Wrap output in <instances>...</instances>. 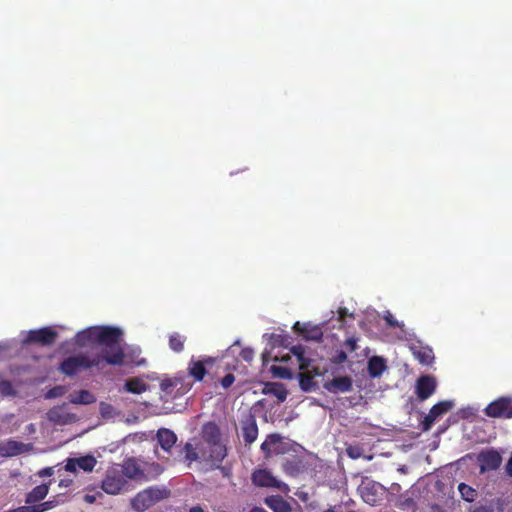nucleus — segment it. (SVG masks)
Wrapping results in <instances>:
<instances>
[{
  "label": "nucleus",
  "mask_w": 512,
  "mask_h": 512,
  "mask_svg": "<svg viewBox=\"0 0 512 512\" xmlns=\"http://www.w3.org/2000/svg\"><path fill=\"white\" fill-rule=\"evenodd\" d=\"M182 387V382L178 378L174 379H164L160 383V388L165 396L170 397L171 399H175L184 394L185 391H180Z\"/></svg>",
  "instance_id": "obj_22"
},
{
  "label": "nucleus",
  "mask_w": 512,
  "mask_h": 512,
  "mask_svg": "<svg viewBox=\"0 0 512 512\" xmlns=\"http://www.w3.org/2000/svg\"><path fill=\"white\" fill-rule=\"evenodd\" d=\"M323 387L328 392L333 394L345 393L352 390L353 380L350 376H339L333 378L330 381H326L323 384Z\"/></svg>",
  "instance_id": "obj_17"
},
{
  "label": "nucleus",
  "mask_w": 512,
  "mask_h": 512,
  "mask_svg": "<svg viewBox=\"0 0 512 512\" xmlns=\"http://www.w3.org/2000/svg\"><path fill=\"white\" fill-rule=\"evenodd\" d=\"M97 461L92 455H86L79 458H69L66 462L65 469L69 472H76L81 469L85 472H91Z\"/></svg>",
  "instance_id": "obj_16"
},
{
  "label": "nucleus",
  "mask_w": 512,
  "mask_h": 512,
  "mask_svg": "<svg viewBox=\"0 0 512 512\" xmlns=\"http://www.w3.org/2000/svg\"><path fill=\"white\" fill-rule=\"evenodd\" d=\"M360 494L364 502L370 505H375L380 501V491L382 487L375 482L363 483L360 488Z\"/></svg>",
  "instance_id": "obj_18"
},
{
  "label": "nucleus",
  "mask_w": 512,
  "mask_h": 512,
  "mask_svg": "<svg viewBox=\"0 0 512 512\" xmlns=\"http://www.w3.org/2000/svg\"><path fill=\"white\" fill-rule=\"evenodd\" d=\"M291 352L294 356L297 357L299 362V368L301 370H306L310 366L311 360L305 357V348L301 345H296L291 348Z\"/></svg>",
  "instance_id": "obj_34"
},
{
  "label": "nucleus",
  "mask_w": 512,
  "mask_h": 512,
  "mask_svg": "<svg viewBox=\"0 0 512 512\" xmlns=\"http://www.w3.org/2000/svg\"><path fill=\"white\" fill-rule=\"evenodd\" d=\"M264 502L273 512H292L291 505L282 496L271 495Z\"/></svg>",
  "instance_id": "obj_26"
},
{
  "label": "nucleus",
  "mask_w": 512,
  "mask_h": 512,
  "mask_svg": "<svg viewBox=\"0 0 512 512\" xmlns=\"http://www.w3.org/2000/svg\"><path fill=\"white\" fill-rule=\"evenodd\" d=\"M306 372L299 374V385L300 388L305 392H311L318 389V383L315 381V376H321L322 373L318 368H313L312 371L306 369Z\"/></svg>",
  "instance_id": "obj_21"
},
{
  "label": "nucleus",
  "mask_w": 512,
  "mask_h": 512,
  "mask_svg": "<svg viewBox=\"0 0 512 512\" xmlns=\"http://www.w3.org/2000/svg\"><path fill=\"white\" fill-rule=\"evenodd\" d=\"M202 460L213 468L222 469V462L228 455L227 444L206 445L200 448Z\"/></svg>",
  "instance_id": "obj_6"
},
{
  "label": "nucleus",
  "mask_w": 512,
  "mask_h": 512,
  "mask_svg": "<svg viewBox=\"0 0 512 512\" xmlns=\"http://www.w3.org/2000/svg\"><path fill=\"white\" fill-rule=\"evenodd\" d=\"M40 474L50 476L52 474V468H45Z\"/></svg>",
  "instance_id": "obj_51"
},
{
  "label": "nucleus",
  "mask_w": 512,
  "mask_h": 512,
  "mask_svg": "<svg viewBox=\"0 0 512 512\" xmlns=\"http://www.w3.org/2000/svg\"><path fill=\"white\" fill-rule=\"evenodd\" d=\"M123 332L114 326H91L76 333L74 343L80 348L92 345L103 346L102 352L109 350L117 340H120Z\"/></svg>",
  "instance_id": "obj_1"
},
{
  "label": "nucleus",
  "mask_w": 512,
  "mask_h": 512,
  "mask_svg": "<svg viewBox=\"0 0 512 512\" xmlns=\"http://www.w3.org/2000/svg\"><path fill=\"white\" fill-rule=\"evenodd\" d=\"M404 505H407V506H410L413 504V500L411 498H408L405 500V502L403 503Z\"/></svg>",
  "instance_id": "obj_54"
},
{
  "label": "nucleus",
  "mask_w": 512,
  "mask_h": 512,
  "mask_svg": "<svg viewBox=\"0 0 512 512\" xmlns=\"http://www.w3.org/2000/svg\"><path fill=\"white\" fill-rule=\"evenodd\" d=\"M249 512H267V511L260 507H254Z\"/></svg>",
  "instance_id": "obj_53"
},
{
  "label": "nucleus",
  "mask_w": 512,
  "mask_h": 512,
  "mask_svg": "<svg viewBox=\"0 0 512 512\" xmlns=\"http://www.w3.org/2000/svg\"><path fill=\"white\" fill-rule=\"evenodd\" d=\"M91 368L104 369L102 353L92 357L83 353L67 357L61 362L59 371L66 376L72 377L79 371Z\"/></svg>",
  "instance_id": "obj_3"
},
{
  "label": "nucleus",
  "mask_w": 512,
  "mask_h": 512,
  "mask_svg": "<svg viewBox=\"0 0 512 512\" xmlns=\"http://www.w3.org/2000/svg\"><path fill=\"white\" fill-rule=\"evenodd\" d=\"M458 491L461 494L462 499L469 503L475 501L478 496L476 489L466 483H460L458 485Z\"/></svg>",
  "instance_id": "obj_35"
},
{
  "label": "nucleus",
  "mask_w": 512,
  "mask_h": 512,
  "mask_svg": "<svg viewBox=\"0 0 512 512\" xmlns=\"http://www.w3.org/2000/svg\"><path fill=\"white\" fill-rule=\"evenodd\" d=\"M306 469L304 457L292 456L285 458L282 463V470L291 477H295Z\"/></svg>",
  "instance_id": "obj_20"
},
{
  "label": "nucleus",
  "mask_w": 512,
  "mask_h": 512,
  "mask_svg": "<svg viewBox=\"0 0 512 512\" xmlns=\"http://www.w3.org/2000/svg\"><path fill=\"white\" fill-rule=\"evenodd\" d=\"M251 482L260 488H273L284 494L290 492V487L285 482L278 480L267 468H256L251 473Z\"/></svg>",
  "instance_id": "obj_5"
},
{
  "label": "nucleus",
  "mask_w": 512,
  "mask_h": 512,
  "mask_svg": "<svg viewBox=\"0 0 512 512\" xmlns=\"http://www.w3.org/2000/svg\"><path fill=\"white\" fill-rule=\"evenodd\" d=\"M186 338L177 332H174L169 337V347L174 352L180 353L184 349Z\"/></svg>",
  "instance_id": "obj_36"
},
{
  "label": "nucleus",
  "mask_w": 512,
  "mask_h": 512,
  "mask_svg": "<svg viewBox=\"0 0 512 512\" xmlns=\"http://www.w3.org/2000/svg\"><path fill=\"white\" fill-rule=\"evenodd\" d=\"M384 319L386 321V323L390 326V327H400L402 326L395 318L394 316L390 313V312H387V314L384 316Z\"/></svg>",
  "instance_id": "obj_44"
},
{
  "label": "nucleus",
  "mask_w": 512,
  "mask_h": 512,
  "mask_svg": "<svg viewBox=\"0 0 512 512\" xmlns=\"http://www.w3.org/2000/svg\"><path fill=\"white\" fill-rule=\"evenodd\" d=\"M49 492V486L47 484H41L34 487L27 495L25 502L27 506H34L33 504L42 501Z\"/></svg>",
  "instance_id": "obj_28"
},
{
  "label": "nucleus",
  "mask_w": 512,
  "mask_h": 512,
  "mask_svg": "<svg viewBox=\"0 0 512 512\" xmlns=\"http://www.w3.org/2000/svg\"><path fill=\"white\" fill-rule=\"evenodd\" d=\"M121 474L131 480H146L143 462L135 457L124 459Z\"/></svg>",
  "instance_id": "obj_11"
},
{
  "label": "nucleus",
  "mask_w": 512,
  "mask_h": 512,
  "mask_svg": "<svg viewBox=\"0 0 512 512\" xmlns=\"http://www.w3.org/2000/svg\"><path fill=\"white\" fill-rule=\"evenodd\" d=\"M491 418H512V398L500 397L491 402L484 410Z\"/></svg>",
  "instance_id": "obj_8"
},
{
  "label": "nucleus",
  "mask_w": 512,
  "mask_h": 512,
  "mask_svg": "<svg viewBox=\"0 0 512 512\" xmlns=\"http://www.w3.org/2000/svg\"><path fill=\"white\" fill-rule=\"evenodd\" d=\"M414 357L422 365H431L434 361L433 350L429 347H415L412 348Z\"/></svg>",
  "instance_id": "obj_30"
},
{
  "label": "nucleus",
  "mask_w": 512,
  "mask_h": 512,
  "mask_svg": "<svg viewBox=\"0 0 512 512\" xmlns=\"http://www.w3.org/2000/svg\"><path fill=\"white\" fill-rule=\"evenodd\" d=\"M189 512H205V511L201 506L198 505V506L191 507Z\"/></svg>",
  "instance_id": "obj_50"
},
{
  "label": "nucleus",
  "mask_w": 512,
  "mask_h": 512,
  "mask_svg": "<svg viewBox=\"0 0 512 512\" xmlns=\"http://www.w3.org/2000/svg\"><path fill=\"white\" fill-rule=\"evenodd\" d=\"M29 445L23 442L9 439L0 443V456L1 457H13L18 456L28 450Z\"/></svg>",
  "instance_id": "obj_19"
},
{
  "label": "nucleus",
  "mask_w": 512,
  "mask_h": 512,
  "mask_svg": "<svg viewBox=\"0 0 512 512\" xmlns=\"http://www.w3.org/2000/svg\"><path fill=\"white\" fill-rule=\"evenodd\" d=\"M55 506H56V502L49 500V501H45V502L39 503L37 505L31 506V507H32V510L35 512H45V511H48V510L54 508Z\"/></svg>",
  "instance_id": "obj_39"
},
{
  "label": "nucleus",
  "mask_w": 512,
  "mask_h": 512,
  "mask_svg": "<svg viewBox=\"0 0 512 512\" xmlns=\"http://www.w3.org/2000/svg\"><path fill=\"white\" fill-rule=\"evenodd\" d=\"M0 395L4 397H15L17 395V390L13 387L9 380H1Z\"/></svg>",
  "instance_id": "obj_38"
},
{
  "label": "nucleus",
  "mask_w": 512,
  "mask_h": 512,
  "mask_svg": "<svg viewBox=\"0 0 512 512\" xmlns=\"http://www.w3.org/2000/svg\"><path fill=\"white\" fill-rule=\"evenodd\" d=\"M234 381V375L232 373H228L221 379L220 383L224 389H227L234 383Z\"/></svg>",
  "instance_id": "obj_42"
},
{
  "label": "nucleus",
  "mask_w": 512,
  "mask_h": 512,
  "mask_svg": "<svg viewBox=\"0 0 512 512\" xmlns=\"http://www.w3.org/2000/svg\"><path fill=\"white\" fill-rule=\"evenodd\" d=\"M169 491L156 487H149L139 492L132 500V507L138 512H144L157 502L167 498Z\"/></svg>",
  "instance_id": "obj_4"
},
{
  "label": "nucleus",
  "mask_w": 512,
  "mask_h": 512,
  "mask_svg": "<svg viewBox=\"0 0 512 512\" xmlns=\"http://www.w3.org/2000/svg\"><path fill=\"white\" fill-rule=\"evenodd\" d=\"M477 462L480 474H484L488 471L497 470L501 466L502 456L493 448L486 449L478 453Z\"/></svg>",
  "instance_id": "obj_7"
},
{
  "label": "nucleus",
  "mask_w": 512,
  "mask_h": 512,
  "mask_svg": "<svg viewBox=\"0 0 512 512\" xmlns=\"http://www.w3.org/2000/svg\"><path fill=\"white\" fill-rule=\"evenodd\" d=\"M347 455L352 459H357L360 457V448L356 446H349L347 449Z\"/></svg>",
  "instance_id": "obj_45"
},
{
  "label": "nucleus",
  "mask_w": 512,
  "mask_h": 512,
  "mask_svg": "<svg viewBox=\"0 0 512 512\" xmlns=\"http://www.w3.org/2000/svg\"><path fill=\"white\" fill-rule=\"evenodd\" d=\"M241 432L245 446L253 444L258 437V425L255 416L249 414L241 421Z\"/></svg>",
  "instance_id": "obj_15"
},
{
  "label": "nucleus",
  "mask_w": 512,
  "mask_h": 512,
  "mask_svg": "<svg viewBox=\"0 0 512 512\" xmlns=\"http://www.w3.org/2000/svg\"><path fill=\"white\" fill-rule=\"evenodd\" d=\"M324 512H335L333 509H327L326 511Z\"/></svg>",
  "instance_id": "obj_56"
},
{
  "label": "nucleus",
  "mask_w": 512,
  "mask_h": 512,
  "mask_svg": "<svg viewBox=\"0 0 512 512\" xmlns=\"http://www.w3.org/2000/svg\"><path fill=\"white\" fill-rule=\"evenodd\" d=\"M348 512H357V511H353V510H351V511H348Z\"/></svg>",
  "instance_id": "obj_58"
},
{
  "label": "nucleus",
  "mask_w": 512,
  "mask_h": 512,
  "mask_svg": "<svg viewBox=\"0 0 512 512\" xmlns=\"http://www.w3.org/2000/svg\"><path fill=\"white\" fill-rule=\"evenodd\" d=\"M357 341H358L357 338L350 337V338L346 339V341L344 342V346L346 347V349L349 352H354L358 349Z\"/></svg>",
  "instance_id": "obj_41"
},
{
  "label": "nucleus",
  "mask_w": 512,
  "mask_h": 512,
  "mask_svg": "<svg viewBox=\"0 0 512 512\" xmlns=\"http://www.w3.org/2000/svg\"><path fill=\"white\" fill-rule=\"evenodd\" d=\"M58 337V333L52 327H42L40 329L30 330L25 339V343H35L41 346L52 345Z\"/></svg>",
  "instance_id": "obj_9"
},
{
  "label": "nucleus",
  "mask_w": 512,
  "mask_h": 512,
  "mask_svg": "<svg viewBox=\"0 0 512 512\" xmlns=\"http://www.w3.org/2000/svg\"><path fill=\"white\" fill-rule=\"evenodd\" d=\"M277 398L280 401H284L286 399V392H281V393L277 394Z\"/></svg>",
  "instance_id": "obj_52"
},
{
  "label": "nucleus",
  "mask_w": 512,
  "mask_h": 512,
  "mask_svg": "<svg viewBox=\"0 0 512 512\" xmlns=\"http://www.w3.org/2000/svg\"><path fill=\"white\" fill-rule=\"evenodd\" d=\"M105 406H106L107 408H109V407H110V405H108V404L101 403V411H102V413H104V407H105Z\"/></svg>",
  "instance_id": "obj_55"
},
{
  "label": "nucleus",
  "mask_w": 512,
  "mask_h": 512,
  "mask_svg": "<svg viewBox=\"0 0 512 512\" xmlns=\"http://www.w3.org/2000/svg\"><path fill=\"white\" fill-rule=\"evenodd\" d=\"M274 371L278 372L281 377H284L286 369L285 368H281V367H274Z\"/></svg>",
  "instance_id": "obj_49"
},
{
  "label": "nucleus",
  "mask_w": 512,
  "mask_h": 512,
  "mask_svg": "<svg viewBox=\"0 0 512 512\" xmlns=\"http://www.w3.org/2000/svg\"><path fill=\"white\" fill-rule=\"evenodd\" d=\"M212 363V359L208 358L206 361H195L191 360L188 366L189 375L192 376L196 381H202L205 377L207 370L205 363Z\"/></svg>",
  "instance_id": "obj_29"
},
{
  "label": "nucleus",
  "mask_w": 512,
  "mask_h": 512,
  "mask_svg": "<svg viewBox=\"0 0 512 512\" xmlns=\"http://www.w3.org/2000/svg\"><path fill=\"white\" fill-rule=\"evenodd\" d=\"M201 439L206 445L224 444L219 425L214 421L205 423L201 428Z\"/></svg>",
  "instance_id": "obj_14"
},
{
  "label": "nucleus",
  "mask_w": 512,
  "mask_h": 512,
  "mask_svg": "<svg viewBox=\"0 0 512 512\" xmlns=\"http://www.w3.org/2000/svg\"><path fill=\"white\" fill-rule=\"evenodd\" d=\"M453 402L452 401H440L433 405L428 413V415L425 416L424 420L421 422V429L422 431H429L434 422L442 415L446 414L453 408Z\"/></svg>",
  "instance_id": "obj_12"
},
{
  "label": "nucleus",
  "mask_w": 512,
  "mask_h": 512,
  "mask_svg": "<svg viewBox=\"0 0 512 512\" xmlns=\"http://www.w3.org/2000/svg\"><path fill=\"white\" fill-rule=\"evenodd\" d=\"M126 485V480L117 469L107 471L105 478L102 480L101 488L107 494L117 495Z\"/></svg>",
  "instance_id": "obj_10"
},
{
  "label": "nucleus",
  "mask_w": 512,
  "mask_h": 512,
  "mask_svg": "<svg viewBox=\"0 0 512 512\" xmlns=\"http://www.w3.org/2000/svg\"><path fill=\"white\" fill-rule=\"evenodd\" d=\"M386 368V361L380 356H373L368 360L367 370L369 376L372 378L380 377Z\"/></svg>",
  "instance_id": "obj_27"
},
{
  "label": "nucleus",
  "mask_w": 512,
  "mask_h": 512,
  "mask_svg": "<svg viewBox=\"0 0 512 512\" xmlns=\"http://www.w3.org/2000/svg\"><path fill=\"white\" fill-rule=\"evenodd\" d=\"M200 446L197 445L196 447L190 443V442H187L184 447H183V451L185 453V461L188 463V465L190 466L193 462H196L200 459H202L201 457V453H200Z\"/></svg>",
  "instance_id": "obj_31"
},
{
  "label": "nucleus",
  "mask_w": 512,
  "mask_h": 512,
  "mask_svg": "<svg viewBox=\"0 0 512 512\" xmlns=\"http://www.w3.org/2000/svg\"><path fill=\"white\" fill-rule=\"evenodd\" d=\"M125 389L133 394H141L148 389V385L142 379L134 377L126 381Z\"/></svg>",
  "instance_id": "obj_32"
},
{
  "label": "nucleus",
  "mask_w": 512,
  "mask_h": 512,
  "mask_svg": "<svg viewBox=\"0 0 512 512\" xmlns=\"http://www.w3.org/2000/svg\"><path fill=\"white\" fill-rule=\"evenodd\" d=\"M293 330L307 340L318 341L321 340L323 336V332L319 327H310L306 323L301 324L300 322H296L293 326Z\"/></svg>",
  "instance_id": "obj_23"
},
{
  "label": "nucleus",
  "mask_w": 512,
  "mask_h": 512,
  "mask_svg": "<svg viewBox=\"0 0 512 512\" xmlns=\"http://www.w3.org/2000/svg\"><path fill=\"white\" fill-rule=\"evenodd\" d=\"M99 497H102L101 492H95V493H87L84 495V501L88 504H93L97 501Z\"/></svg>",
  "instance_id": "obj_43"
},
{
  "label": "nucleus",
  "mask_w": 512,
  "mask_h": 512,
  "mask_svg": "<svg viewBox=\"0 0 512 512\" xmlns=\"http://www.w3.org/2000/svg\"><path fill=\"white\" fill-rule=\"evenodd\" d=\"M156 437H157L159 445L166 452H170L172 447L177 442L176 434L172 430L167 429V428H160L157 431Z\"/></svg>",
  "instance_id": "obj_24"
},
{
  "label": "nucleus",
  "mask_w": 512,
  "mask_h": 512,
  "mask_svg": "<svg viewBox=\"0 0 512 512\" xmlns=\"http://www.w3.org/2000/svg\"><path fill=\"white\" fill-rule=\"evenodd\" d=\"M347 316H353V314H350L348 312V309L345 307H340L338 310V320L343 322Z\"/></svg>",
  "instance_id": "obj_47"
},
{
  "label": "nucleus",
  "mask_w": 512,
  "mask_h": 512,
  "mask_svg": "<svg viewBox=\"0 0 512 512\" xmlns=\"http://www.w3.org/2000/svg\"><path fill=\"white\" fill-rule=\"evenodd\" d=\"M240 357L245 362H251L254 357V350L250 347H245L241 350Z\"/></svg>",
  "instance_id": "obj_40"
},
{
  "label": "nucleus",
  "mask_w": 512,
  "mask_h": 512,
  "mask_svg": "<svg viewBox=\"0 0 512 512\" xmlns=\"http://www.w3.org/2000/svg\"><path fill=\"white\" fill-rule=\"evenodd\" d=\"M437 388V382L432 375H422L416 380L415 392L420 401L431 397Z\"/></svg>",
  "instance_id": "obj_13"
},
{
  "label": "nucleus",
  "mask_w": 512,
  "mask_h": 512,
  "mask_svg": "<svg viewBox=\"0 0 512 512\" xmlns=\"http://www.w3.org/2000/svg\"><path fill=\"white\" fill-rule=\"evenodd\" d=\"M96 401L95 396L88 390H80L71 395L70 402L73 404H92Z\"/></svg>",
  "instance_id": "obj_33"
},
{
  "label": "nucleus",
  "mask_w": 512,
  "mask_h": 512,
  "mask_svg": "<svg viewBox=\"0 0 512 512\" xmlns=\"http://www.w3.org/2000/svg\"><path fill=\"white\" fill-rule=\"evenodd\" d=\"M346 360H347V353L343 350L338 351L334 358V362L336 364H342Z\"/></svg>",
  "instance_id": "obj_46"
},
{
  "label": "nucleus",
  "mask_w": 512,
  "mask_h": 512,
  "mask_svg": "<svg viewBox=\"0 0 512 512\" xmlns=\"http://www.w3.org/2000/svg\"><path fill=\"white\" fill-rule=\"evenodd\" d=\"M121 341L122 337L111 345L108 351L102 353L104 367L107 364L112 366H142L146 363V360L140 356V349H124L121 346Z\"/></svg>",
  "instance_id": "obj_2"
},
{
  "label": "nucleus",
  "mask_w": 512,
  "mask_h": 512,
  "mask_svg": "<svg viewBox=\"0 0 512 512\" xmlns=\"http://www.w3.org/2000/svg\"><path fill=\"white\" fill-rule=\"evenodd\" d=\"M61 387H55L47 393V397H57L60 395Z\"/></svg>",
  "instance_id": "obj_48"
},
{
  "label": "nucleus",
  "mask_w": 512,
  "mask_h": 512,
  "mask_svg": "<svg viewBox=\"0 0 512 512\" xmlns=\"http://www.w3.org/2000/svg\"><path fill=\"white\" fill-rule=\"evenodd\" d=\"M445 430L444 427H441L440 431L439 432H443Z\"/></svg>",
  "instance_id": "obj_57"
},
{
  "label": "nucleus",
  "mask_w": 512,
  "mask_h": 512,
  "mask_svg": "<svg viewBox=\"0 0 512 512\" xmlns=\"http://www.w3.org/2000/svg\"><path fill=\"white\" fill-rule=\"evenodd\" d=\"M282 440L279 434H269L266 440L261 444L260 449L266 457L271 455V445L277 444Z\"/></svg>",
  "instance_id": "obj_37"
},
{
  "label": "nucleus",
  "mask_w": 512,
  "mask_h": 512,
  "mask_svg": "<svg viewBox=\"0 0 512 512\" xmlns=\"http://www.w3.org/2000/svg\"><path fill=\"white\" fill-rule=\"evenodd\" d=\"M49 420L55 424L65 425L74 420L75 415L70 414L62 406L54 407L48 412Z\"/></svg>",
  "instance_id": "obj_25"
}]
</instances>
